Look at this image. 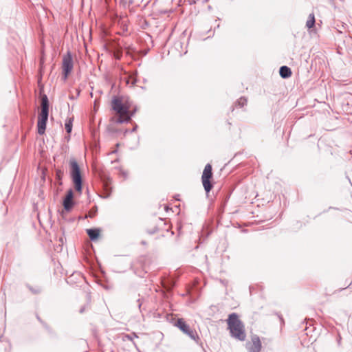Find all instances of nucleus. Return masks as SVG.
<instances>
[{
	"label": "nucleus",
	"mask_w": 352,
	"mask_h": 352,
	"mask_svg": "<svg viewBox=\"0 0 352 352\" xmlns=\"http://www.w3.org/2000/svg\"><path fill=\"white\" fill-rule=\"evenodd\" d=\"M120 175L124 178L126 179L127 177V173L123 170H121L120 169Z\"/></svg>",
	"instance_id": "6ab92c4d"
},
{
	"label": "nucleus",
	"mask_w": 352,
	"mask_h": 352,
	"mask_svg": "<svg viewBox=\"0 0 352 352\" xmlns=\"http://www.w3.org/2000/svg\"><path fill=\"white\" fill-rule=\"evenodd\" d=\"M27 287L31 291V292L34 294H38L41 292V290H42L40 287H33L29 285H28Z\"/></svg>",
	"instance_id": "f3484780"
},
{
	"label": "nucleus",
	"mask_w": 352,
	"mask_h": 352,
	"mask_svg": "<svg viewBox=\"0 0 352 352\" xmlns=\"http://www.w3.org/2000/svg\"><path fill=\"white\" fill-rule=\"evenodd\" d=\"M316 23L314 14L312 12L309 14L308 19L306 22V27L309 29L312 28Z\"/></svg>",
	"instance_id": "f8f14e48"
},
{
	"label": "nucleus",
	"mask_w": 352,
	"mask_h": 352,
	"mask_svg": "<svg viewBox=\"0 0 352 352\" xmlns=\"http://www.w3.org/2000/svg\"><path fill=\"white\" fill-rule=\"evenodd\" d=\"M96 212H97V208L96 207L94 210H91L89 212V214L85 216V218H88V217L93 218L96 215Z\"/></svg>",
	"instance_id": "a211bd4d"
},
{
	"label": "nucleus",
	"mask_w": 352,
	"mask_h": 352,
	"mask_svg": "<svg viewBox=\"0 0 352 352\" xmlns=\"http://www.w3.org/2000/svg\"><path fill=\"white\" fill-rule=\"evenodd\" d=\"M104 186L106 190H108L109 186H108V182H104Z\"/></svg>",
	"instance_id": "4be33fe9"
},
{
	"label": "nucleus",
	"mask_w": 352,
	"mask_h": 352,
	"mask_svg": "<svg viewBox=\"0 0 352 352\" xmlns=\"http://www.w3.org/2000/svg\"><path fill=\"white\" fill-rule=\"evenodd\" d=\"M137 127H138V126H137V125H135V126L133 128V129H132V132H134V131L137 129Z\"/></svg>",
	"instance_id": "393cba45"
},
{
	"label": "nucleus",
	"mask_w": 352,
	"mask_h": 352,
	"mask_svg": "<svg viewBox=\"0 0 352 352\" xmlns=\"http://www.w3.org/2000/svg\"><path fill=\"white\" fill-rule=\"evenodd\" d=\"M135 111H136V109H134V110H133V111H129V113H130V114H131V113H133V115L135 114Z\"/></svg>",
	"instance_id": "b1692460"
},
{
	"label": "nucleus",
	"mask_w": 352,
	"mask_h": 352,
	"mask_svg": "<svg viewBox=\"0 0 352 352\" xmlns=\"http://www.w3.org/2000/svg\"><path fill=\"white\" fill-rule=\"evenodd\" d=\"M247 98L245 97H241L236 102V105L239 107H243L247 104Z\"/></svg>",
	"instance_id": "dca6fc26"
},
{
	"label": "nucleus",
	"mask_w": 352,
	"mask_h": 352,
	"mask_svg": "<svg viewBox=\"0 0 352 352\" xmlns=\"http://www.w3.org/2000/svg\"><path fill=\"white\" fill-rule=\"evenodd\" d=\"M70 175L72 180L74 184L75 190L81 193L82 188V179L80 167L77 162L72 159L69 161Z\"/></svg>",
	"instance_id": "20e7f679"
},
{
	"label": "nucleus",
	"mask_w": 352,
	"mask_h": 352,
	"mask_svg": "<svg viewBox=\"0 0 352 352\" xmlns=\"http://www.w3.org/2000/svg\"><path fill=\"white\" fill-rule=\"evenodd\" d=\"M85 306H84V307H81V308L80 309V311H80V314H82V313L85 311Z\"/></svg>",
	"instance_id": "5701e85b"
},
{
	"label": "nucleus",
	"mask_w": 352,
	"mask_h": 352,
	"mask_svg": "<svg viewBox=\"0 0 352 352\" xmlns=\"http://www.w3.org/2000/svg\"><path fill=\"white\" fill-rule=\"evenodd\" d=\"M87 233L91 241H96L99 236L100 230L97 228L87 229Z\"/></svg>",
	"instance_id": "9b49d317"
},
{
	"label": "nucleus",
	"mask_w": 352,
	"mask_h": 352,
	"mask_svg": "<svg viewBox=\"0 0 352 352\" xmlns=\"http://www.w3.org/2000/svg\"><path fill=\"white\" fill-rule=\"evenodd\" d=\"M49 100L46 95H43L41 98V111L38 117V133L43 135L46 129V124L49 116Z\"/></svg>",
	"instance_id": "7ed1b4c3"
},
{
	"label": "nucleus",
	"mask_w": 352,
	"mask_h": 352,
	"mask_svg": "<svg viewBox=\"0 0 352 352\" xmlns=\"http://www.w3.org/2000/svg\"><path fill=\"white\" fill-rule=\"evenodd\" d=\"M44 326L46 327V328H48V327L47 326L46 324L43 323Z\"/></svg>",
	"instance_id": "bb28decb"
},
{
	"label": "nucleus",
	"mask_w": 352,
	"mask_h": 352,
	"mask_svg": "<svg viewBox=\"0 0 352 352\" xmlns=\"http://www.w3.org/2000/svg\"><path fill=\"white\" fill-rule=\"evenodd\" d=\"M279 74L283 78H287L292 76V70L289 67L283 65L280 67Z\"/></svg>",
	"instance_id": "9d476101"
},
{
	"label": "nucleus",
	"mask_w": 352,
	"mask_h": 352,
	"mask_svg": "<svg viewBox=\"0 0 352 352\" xmlns=\"http://www.w3.org/2000/svg\"><path fill=\"white\" fill-rule=\"evenodd\" d=\"M198 0H188L190 5L195 4Z\"/></svg>",
	"instance_id": "412c9836"
},
{
	"label": "nucleus",
	"mask_w": 352,
	"mask_h": 352,
	"mask_svg": "<svg viewBox=\"0 0 352 352\" xmlns=\"http://www.w3.org/2000/svg\"><path fill=\"white\" fill-rule=\"evenodd\" d=\"M228 329L232 338L240 341H244L246 338L245 327L242 321L239 318L236 313H232L227 320Z\"/></svg>",
	"instance_id": "f257e3e1"
},
{
	"label": "nucleus",
	"mask_w": 352,
	"mask_h": 352,
	"mask_svg": "<svg viewBox=\"0 0 352 352\" xmlns=\"http://www.w3.org/2000/svg\"><path fill=\"white\" fill-rule=\"evenodd\" d=\"M251 342L246 343V348L249 352H260L261 350V342L258 336H252Z\"/></svg>",
	"instance_id": "6e6552de"
},
{
	"label": "nucleus",
	"mask_w": 352,
	"mask_h": 352,
	"mask_svg": "<svg viewBox=\"0 0 352 352\" xmlns=\"http://www.w3.org/2000/svg\"><path fill=\"white\" fill-rule=\"evenodd\" d=\"M212 166L207 164L204 169L201 182L205 191L208 193L212 188L213 184L211 183L210 179L212 178Z\"/></svg>",
	"instance_id": "39448f33"
},
{
	"label": "nucleus",
	"mask_w": 352,
	"mask_h": 352,
	"mask_svg": "<svg viewBox=\"0 0 352 352\" xmlns=\"http://www.w3.org/2000/svg\"><path fill=\"white\" fill-rule=\"evenodd\" d=\"M155 232V230H153V232H150L151 234H153Z\"/></svg>",
	"instance_id": "a878e982"
},
{
	"label": "nucleus",
	"mask_w": 352,
	"mask_h": 352,
	"mask_svg": "<svg viewBox=\"0 0 352 352\" xmlns=\"http://www.w3.org/2000/svg\"><path fill=\"white\" fill-rule=\"evenodd\" d=\"M37 319L41 321V319H40V318L38 316H37Z\"/></svg>",
	"instance_id": "c85d7f7f"
},
{
	"label": "nucleus",
	"mask_w": 352,
	"mask_h": 352,
	"mask_svg": "<svg viewBox=\"0 0 352 352\" xmlns=\"http://www.w3.org/2000/svg\"><path fill=\"white\" fill-rule=\"evenodd\" d=\"M72 122L73 118H69L65 122V126L67 133H70L72 131Z\"/></svg>",
	"instance_id": "2eb2a0df"
},
{
	"label": "nucleus",
	"mask_w": 352,
	"mask_h": 352,
	"mask_svg": "<svg viewBox=\"0 0 352 352\" xmlns=\"http://www.w3.org/2000/svg\"><path fill=\"white\" fill-rule=\"evenodd\" d=\"M64 175V172L61 169L56 170V179L58 185L61 186L63 184L62 179Z\"/></svg>",
	"instance_id": "4468645a"
},
{
	"label": "nucleus",
	"mask_w": 352,
	"mask_h": 352,
	"mask_svg": "<svg viewBox=\"0 0 352 352\" xmlns=\"http://www.w3.org/2000/svg\"><path fill=\"white\" fill-rule=\"evenodd\" d=\"M175 326L184 333L189 336V338L192 340L197 342V340L199 339L197 333L195 330L192 329L190 326L186 323L183 318H179L175 323Z\"/></svg>",
	"instance_id": "423d86ee"
},
{
	"label": "nucleus",
	"mask_w": 352,
	"mask_h": 352,
	"mask_svg": "<svg viewBox=\"0 0 352 352\" xmlns=\"http://www.w3.org/2000/svg\"><path fill=\"white\" fill-rule=\"evenodd\" d=\"M137 302H138V309L141 311L142 302H141L140 298L138 299Z\"/></svg>",
	"instance_id": "aec40b11"
},
{
	"label": "nucleus",
	"mask_w": 352,
	"mask_h": 352,
	"mask_svg": "<svg viewBox=\"0 0 352 352\" xmlns=\"http://www.w3.org/2000/svg\"><path fill=\"white\" fill-rule=\"evenodd\" d=\"M111 107L119 115V118L116 120L117 123L122 124L130 122L133 113H129V107L124 104L120 98H113L111 101Z\"/></svg>",
	"instance_id": "f03ea898"
},
{
	"label": "nucleus",
	"mask_w": 352,
	"mask_h": 352,
	"mask_svg": "<svg viewBox=\"0 0 352 352\" xmlns=\"http://www.w3.org/2000/svg\"><path fill=\"white\" fill-rule=\"evenodd\" d=\"M137 75H138V72L137 71H135L133 73H132L129 76V78L126 80V84L129 85L130 83V82H131L132 86L135 85L137 83V82H138Z\"/></svg>",
	"instance_id": "ddd939ff"
},
{
	"label": "nucleus",
	"mask_w": 352,
	"mask_h": 352,
	"mask_svg": "<svg viewBox=\"0 0 352 352\" xmlns=\"http://www.w3.org/2000/svg\"><path fill=\"white\" fill-rule=\"evenodd\" d=\"M208 1V0H204V1H203V3H206V2H207Z\"/></svg>",
	"instance_id": "cd10ccee"
},
{
	"label": "nucleus",
	"mask_w": 352,
	"mask_h": 352,
	"mask_svg": "<svg viewBox=\"0 0 352 352\" xmlns=\"http://www.w3.org/2000/svg\"><path fill=\"white\" fill-rule=\"evenodd\" d=\"M74 192L72 188H70L63 201V206L65 211L70 212L74 206V201L73 200Z\"/></svg>",
	"instance_id": "1a4fd4ad"
},
{
	"label": "nucleus",
	"mask_w": 352,
	"mask_h": 352,
	"mask_svg": "<svg viewBox=\"0 0 352 352\" xmlns=\"http://www.w3.org/2000/svg\"><path fill=\"white\" fill-rule=\"evenodd\" d=\"M73 67L74 64L72 54L70 52H67V53L63 56L62 63L63 75L64 80L67 78L69 74L72 71Z\"/></svg>",
	"instance_id": "0eeeda50"
}]
</instances>
